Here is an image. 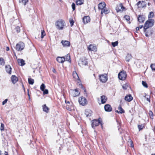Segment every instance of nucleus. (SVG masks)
I'll list each match as a JSON object with an SVG mask.
<instances>
[{"label":"nucleus","mask_w":155,"mask_h":155,"mask_svg":"<svg viewBox=\"0 0 155 155\" xmlns=\"http://www.w3.org/2000/svg\"><path fill=\"white\" fill-rule=\"evenodd\" d=\"M154 21L152 19H149L145 22L144 28L146 30L150 27H151L154 25Z\"/></svg>","instance_id":"f257e3e1"},{"label":"nucleus","mask_w":155,"mask_h":155,"mask_svg":"<svg viewBox=\"0 0 155 155\" xmlns=\"http://www.w3.org/2000/svg\"><path fill=\"white\" fill-rule=\"evenodd\" d=\"M65 22L62 19H59L55 23V25L57 28L59 30H62L64 26Z\"/></svg>","instance_id":"f03ea898"},{"label":"nucleus","mask_w":155,"mask_h":155,"mask_svg":"<svg viewBox=\"0 0 155 155\" xmlns=\"http://www.w3.org/2000/svg\"><path fill=\"white\" fill-rule=\"evenodd\" d=\"M25 47V44L22 42H20L16 45L15 48L18 51H21L23 50Z\"/></svg>","instance_id":"7ed1b4c3"},{"label":"nucleus","mask_w":155,"mask_h":155,"mask_svg":"<svg viewBox=\"0 0 155 155\" xmlns=\"http://www.w3.org/2000/svg\"><path fill=\"white\" fill-rule=\"evenodd\" d=\"M127 77V74L126 71H122L120 72L118 74V78L121 80H124Z\"/></svg>","instance_id":"20e7f679"},{"label":"nucleus","mask_w":155,"mask_h":155,"mask_svg":"<svg viewBox=\"0 0 155 155\" xmlns=\"http://www.w3.org/2000/svg\"><path fill=\"white\" fill-rule=\"evenodd\" d=\"M70 94L73 97H75L79 96L80 94V92L78 91L77 89H75L74 90H71L69 91Z\"/></svg>","instance_id":"39448f33"},{"label":"nucleus","mask_w":155,"mask_h":155,"mask_svg":"<svg viewBox=\"0 0 155 155\" xmlns=\"http://www.w3.org/2000/svg\"><path fill=\"white\" fill-rule=\"evenodd\" d=\"M87 64V59L85 57L82 58H80L78 62V64L80 66H81V64L83 65H86Z\"/></svg>","instance_id":"423d86ee"},{"label":"nucleus","mask_w":155,"mask_h":155,"mask_svg":"<svg viewBox=\"0 0 155 155\" xmlns=\"http://www.w3.org/2000/svg\"><path fill=\"white\" fill-rule=\"evenodd\" d=\"M78 101L79 104L82 106L86 105L87 103L86 99L83 97L79 98Z\"/></svg>","instance_id":"0eeeda50"},{"label":"nucleus","mask_w":155,"mask_h":155,"mask_svg":"<svg viewBox=\"0 0 155 155\" xmlns=\"http://www.w3.org/2000/svg\"><path fill=\"white\" fill-rule=\"evenodd\" d=\"M99 79L100 81L103 82L105 83L107 80V75L106 74H103L99 76Z\"/></svg>","instance_id":"6e6552de"},{"label":"nucleus","mask_w":155,"mask_h":155,"mask_svg":"<svg viewBox=\"0 0 155 155\" xmlns=\"http://www.w3.org/2000/svg\"><path fill=\"white\" fill-rule=\"evenodd\" d=\"M125 9V8L123 6L122 4L121 3L117 5L116 8V10L117 12H122Z\"/></svg>","instance_id":"1a4fd4ad"},{"label":"nucleus","mask_w":155,"mask_h":155,"mask_svg":"<svg viewBox=\"0 0 155 155\" xmlns=\"http://www.w3.org/2000/svg\"><path fill=\"white\" fill-rule=\"evenodd\" d=\"M100 123V122L96 120H94L92 121L91 124V126L92 128L98 126L99 124Z\"/></svg>","instance_id":"9d476101"},{"label":"nucleus","mask_w":155,"mask_h":155,"mask_svg":"<svg viewBox=\"0 0 155 155\" xmlns=\"http://www.w3.org/2000/svg\"><path fill=\"white\" fill-rule=\"evenodd\" d=\"M104 109L107 112H110L112 111V108L111 106L108 104H106L104 106Z\"/></svg>","instance_id":"9b49d317"},{"label":"nucleus","mask_w":155,"mask_h":155,"mask_svg":"<svg viewBox=\"0 0 155 155\" xmlns=\"http://www.w3.org/2000/svg\"><path fill=\"white\" fill-rule=\"evenodd\" d=\"M90 21V18L89 16L84 17L83 19V21L84 24H86L89 22Z\"/></svg>","instance_id":"f8f14e48"},{"label":"nucleus","mask_w":155,"mask_h":155,"mask_svg":"<svg viewBox=\"0 0 155 155\" xmlns=\"http://www.w3.org/2000/svg\"><path fill=\"white\" fill-rule=\"evenodd\" d=\"M87 48L89 51H94L96 50V46L91 44L89 45Z\"/></svg>","instance_id":"ddd939ff"},{"label":"nucleus","mask_w":155,"mask_h":155,"mask_svg":"<svg viewBox=\"0 0 155 155\" xmlns=\"http://www.w3.org/2000/svg\"><path fill=\"white\" fill-rule=\"evenodd\" d=\"M106 5L104 2L98 4V8L99 9H101L102 10L106 7Z\"/></svg>","instance_id":"4468645a"},{"label":"nucleus","mask_w":155,"mask_h":155,"mask_svg":"<svg viewBox=\"0 0 155 155\" xmlns=\"http://www.w3.org/2000/svg\"><path fill=\"white\" fill-rule=\"evenodd\" d=\"M133 99V97L130 94H129L126 96L124 98V99L126 101H130Z\"/></svg>","instance_id":"2eb2a0df"},{"label":"nucleus","mask_w":155,"mask_h":155,"mask_svg":"<svg viewBox=\"0 0 155 155\" xmlns=\"http://www.w3.org/2000/svg\"><path fill=\"white\" fill-rule=\"evenodd\" d=\"M61 43L64 47H68L70 45V42L67 41L62 40L61 41Z\"/></svg>","instance_id":"dca6fc26"},{"label":"nucleus","mask_w":155,"mask_h":155,"mask_svg":"<svg viewBox=\"0 0 155 155\" xmlns=\"http://www.w3.org/2000/svg\"><path fill=\"white\" fill-rule=\"evenodd\" d=\"M91 110L89 109H87L85 110V114L87 117H90L92 114Z\"/></svg>","instance_id":"f3484780"},{"label":"nucleus","mask_w":155,"mask_h":155,"mask_svg":"<svg viewBox=\"0 0 155 155\" xmlns=\"http://www.w3.org/2000/svg\"><path fill=\"white\" fill-rule=\"evenodd\" d=\"M57 60L59 63H62L65 60V58L64 57H58Z\"/></svg>","instance_id":"a211bd4d"},{"label":"nucleus","mask_w":155,"mask_h":155,"mask_svg":"<svg viewBox=\"0 0 155 155\" xmlns=\"http://www.w3.org/2000/svg\"><path fill=\"white\" fill-rule=\"evenodd\" d=\"M5 68L6 72L9 74H11L12 68L9 65H6L5 67Z\"/></svg>","instance_id":"6ab92c4d"},{"label":"nucleus","mask_w":155,"mask_h":155,"mask_svg":"<svg viewBox=\"0 0 155 155\" xmlns=\"http://www.w3.org/2000/svg\"><path fill=\"white\" fill-rule=\"evenodd\" d=\"M12 81L13 84H15L18 81L17 78L15 75H12L11 77Z\"/></svg>","instance_id":"aec40b11"},{"label":"nucleus","mask_w":155,"mask_h":155,"mask_svg":"<svg viewBox=\"0 0 155 155\" xmlns=\"http://www.w3.org/2000/svg\"><path fill=\"white\" fill-rule=\"evenodd\" d=\"M101 101L102 104L105 103L107 100V98L104 95H103L101 96Z\"/></svg>","instance_id":"412c9836"},{"label":"nucleus","mask_w":155,"mask_h":155,"mask_svg":"<svg viewBox=\"0 0 155 155\" xmlns=\"http://www.w3.org/2000/svg\"><path fill=\"white\" fill-rule=\"evenodd\" d=\"M109 10L106 7L101 10V14H102L103 13L105 14H108L109 12Z\"/></svg>","instance_id":"4be33fe9"},{"label":"nucleus","mask_w":155,"mask_h":155,"mask_svg":"<svg viewBox=\"0 0 155 155\" xmlns=\"http://www.w3.org/2000/svg\"><path fill=\"white\" fill-rule=\"evenodd\" d=\"M137 5L138 8H143L144 7V2H142L140 1L138 2L137 3Z\"/></svg>","instance_id":"5701e85b"},{"label":"nucleus","mask_w":155,"mask_h":155,"mask_svg":"<svg viewBox=\"0 0 155 155\" xmlns=\"http://www.w3.org/2000/svg\"><path fill=\"white\" fill-rule=\"evenodd\" d=\"M43 110L46 112V113H48L49 111V109L48 107H47L46 104H44L43 106Z\"/></svg>","instance_id":"b1692460"},{"label":"nucleus","mask_w":155,"mask_h":155,"mask_svg":"<svg viewBox=\"0 0 155 155\" xmlns=\"http://www.w3.org/2000/svg\"><path fill=\"white\" fill-rule=\"evenodd\" d=\"M18 61L19 65L21 66L24 65L25 64L24 61L22 59H18Z\"/></svg>","instance_id":"393cba45"},{"label":"nucleus","mask_w":155,"mask_h":155,"mask_svg":"<svg viewBox=\"0 0 155 155\" xmlns=\"http://www.w3.org/2000/svg\"><path fill=\"white\" fill-rule=\"evenodd\" d=\"M138 19L140 22H143L144 21V18L143 16L139 15Z\"/></svg>","instance_id":"a878e982"},{"label":"nucleus","mask_w":155,"mask_h":155,"mask_svg":"<svg viewBox=\"0 0 155 155\" xmlns=\"http://www.w3.org/2000/svg\"><path fill=\"white\" fill-rule=\"evenodd\" d=\"M84 0H76V3L77 5H81L83 3Z\"/></svg>","instance_id":"bb28decb"},{"label":"nucleus","mask_w":155,"mask_h":155,"mask_svg":"<svg viewBox=\"0 0 155 155\" xmlns=\"http://www.w3.org/2000/svg\"><path fill=\"white\" fill-rule=\"evenodd\" d=\"M72 74L74 78L77 80H78L79 79V77L75 71H74L73 73Z\"/></svg>","instance_id":"cd10ccee"},{"label":"nucleus","mask_w":155,"mask_h":155,"mask_svg":"<svg viewBox=\"0 0 155 155\" xmlns=\"http://www.w3.org/2000/svg\"><path fill=\"white\" fill-rule=\"evenodd\" d=\"M132 56L129 54H127L125 58L126 60L127 61H129L132 58Z\"/></svg>","instance_id":"c85d7f7f"},{"label":"nucleus","mask_w":155,"mask_h":155,"mask_svg":"<svg viewBox=\"0 0 155 155\" xmlns=\"http://www.w3.org/2000/svg\"><path fill=\"white\" fill-rule=\"evenodd\" d=\"M65 58V60L66 61H69V62H71V58L70 55L69 54H67Z\"/></svg>","instance_id":"c756f323"},{"label":"nucleus","mask_w":155,"mask_h":155,"mask_svg":"<svg viewBox=\"0 0 155 155\" xmlns=\"http://www.w3.org/2000/svg\"><path fill=\"white\" fill-rule=\"evenodd\" d=\"M118 110H119V112H120V113L122 114L124 113V111L123 109L122 108L121 105H119L118 107Z\"/></svg>","instance_id":"7c9ffc66"},{"label":"nucleus","mask_w":155,"mask_h":155,"mask_svg":"<svg viewBox=\"0 0 155 155\" xmlns=\"http://www.w3.org/2000/svg\"><path fill=\"white\" fill-rule=\"evenodd\" d=\"M5 62L3 58H0V64L1 65L3 66L5 65Z\"/></svg>","instance_id":"2f4dec72"},{"label":"nucleus","mask_w":155,"mask_h":155,"mask_svg":"<svg viewBox=\"0 0 155 155\" xmlns=\"http://www.w3.org/2000/svg\"><path fill=\"white\" fill-rule=\"evenodd\" d=\"M28 82L29 84H33L34 83V80L32 79L29 78H28Z\"/></svg>","instance_id":"473e14b6"},{"label":"nucleus","mask_w":155,"mask_h":155,"mask_svg":"<svg viewBox=\"0 0 155 155\" xmlns=\"http://www.w3.org/2000/svg\"><path fill=\"white\" fill-rule=\"evenodd\" d=\"M149 114L150 118L151 119H153V112L151 111H149Z\"/></svg>","instance_id":"72a5a7b5"},{"label":"nucleus","mask_w":155,"mask_h":155,"mask_svg":"<svg viewBox=\"0 0 155 155\" xmlns=\"http://www.w3.org/2000/svg\"><path fill=\"white\" fill-rule=\"evenodd\" d=\"M45 87V86L44 84H42L40 86V89L42 91H44Z\"/></svg>","instance_id":"f704fd0d"},{"label":"nucleus","mask_w":155,"mask_h":155,"mask_svg":"<svg viewBox=\"0 0 155 155\" xmlns=\"http://www.w3.org/2000/svg\"><path fill=\"white\" fill-rule=\"evenodd\" d=\"M111 44L114 47H115L118 44V42L117 41L115 42H112Z\"/></svg>","instance_id":"c9c22d12"},{"label":"nucleus","mask_w":155,"mask_h":155,"mask_svg":"<svg viewBox=\"0 0 155 155\" xmlns=\"http://www.w3.org/2000/svg\"><path fill=\"white\" fill-rule=\"evenodd\" d=\"M142 84L144 87L146 88H147L148 87L147 84L146 82L143 81H142Z\"/></svg>","instance_id":"e433bc0d"},{"label":"nucleus","mask_w":155,"mask_h":155,"mask_svg":"<svg viewBox=\"0 0 155 155\" xmlns=\"http://www.w3.org/2000/svg\"><path fill=\"white\" fill-rule=\"evenodd\" d=\"M21 2L24 5H26L28 1V0H21Z\"/></svg>","instance_id":"4c0bfd02"},{"label":"nucleus","mask_w":155,"mask_h":155,"mask_svg":"<svg viewBox=\"0 0 155 155\" xmlns=\"http://www.w3.org/2000/svg\"><path fill=\"white\" fill-rule=\"evenodd\" d=\"M45 35V33L44 30L41 31V38H43L44 37Z\"/></svg>","instance_id":"58836bf2"},{"label":"nucleus","mask_w":155,"mask_h":155,"mask_svg":"<svg viewBox=\"0 0 155 155\" xmlns=\"http://www.w3.org/2000/svg\"><path fill=\"white\" fill-rule=\"evenodd\" d=\"M150 67L152 70L155 71V64H151Z\"/></svg>","instance_id":"ea45409f"},{"label":"nucleus","mask_w":155,"mask_h":155,"mask_svg":"<svg viewBox=\"0 0 155 155\" xmlns=\"http://www.w3.org/2000/svg\"><path fill=\"white\" fill-rule=\"evenodd\" d=\"M153 13L152 12H150V14L148 15V18L149 19L150 18H152L153 17Z\"/></svg>","instance_id":"a19ab883"},{"label":"nucleus","mask_w":155,"mask_h":155,"mask_svg":"<svg viewBox=\"0 0 155 155\" xmlns=\"http://www.w3.org/2000/svg\"><path fill=\"white\" fill-rule=\"evenodd\" d=\"M143 126L142 125H138V127L139 130H140L143 128Z\"/></svg>","instance_id":"79ce46f5"},{"label":"nucleus","mask_w":155,"mask_h":155,"mask_svg":"<svg viewBox=\"0 0 155 155\" xmlns=\"http://www.w3.org/2000/svg\"><path fill=\"white\" fill-rule=\"evenodd\" d=\"M128 85L127 84H123L122 86V87L124 89H126Z\"/></svg>","instance_id":"37998d69"},{"label":"nucleus","mask_w":155,"mask_h":155,"mask_svg":"<svg viewBox=\"0 0 155 155\" xmlns=\"http://www.w3.org/2000/svg\"><path fill=\"white\" fill-rule=\"evenodd\" d=\"M16 31L17 33L19 32H20V27L19 26H17L15 28Z\"/></svg>","instance_id":"c03bdc74"},{"label":"nucleus","mask_w":155,"mask_h":155,"mask_svg":"<svg viewBox=\"0 0 155 155\" xmlns=\"http://www.w3.org/2000/svg\"><path fill=\"white\" fill-rule=\"evenodd\" d=\"M4 124L2 123H1V127H0V130L2 131L4 130Z\"/></svg>","instance_id":"a18cd8bd"},{"label":"nucleus","mask_w":155,"mask_h":155,"mask_svg":"<svg viewBox=\"0 0 155 155\" xmlns=\"http://www.w3.org/2000/svg\"><path fill=\"white\" fill-rule=\"evenodd\" d=\"M72 8L73 10V11H74L75 8V5L74 3H73L72 5Z\"/></svg>","instance_id":"49530a36"},{"label":"nucleus","mask_w":155,"mask_h":155,"mask_svg":"<svg viewBox=\"0 0 155 155\" xmlns=\"http://www.w3.org/2000/svg\"><path fill=\"white\" fill-rule=\"evenodd\" d=\"M124 18L127 21H129L130 19V17L128 15H125L124 16Z\"/></svg>","instance_id":"de8ad7c7"},{"label":"nucleus","mask_w":155,"mask_h":155,"mask_svg":"<svg viewBox=\"0 0 155 155\" xmlns=\"http://www.w3.org/2000/svg\"><path fill=\"white\" fill-rule=\"evenodd\" d=\"M43 91V94H47L48 93V91L47 89L44 90V91Z\"/></svg>","instance_id":"09e8293b"},{"label":"nucleus","mask_w":155,"mask_h":155,"mask_svg":"<svg viewBox=\"0 0 155 155\" xmlns=\"http://www.w3.org/2000/svg\"><path fill=\"white\" fill-rule=\"evenodd\" d=\"M7 99H5L3 102H2V105H4L8 101Z\"/></svg>","instance_id":"8fccbe9b"},{"label":"nucleus","mask_w":155,"mask_h":155,"mask_svg":"<svg viewBox=\"0 0 155 155\" xmlns=\"http://www.w3.org/2000/svg\"><path fill=\"white\" fill-rule=\"evenodd\" d=\"M70 23L71 24V26H72L73 25V24L74 23V21L73 20H70Z\"/></svg>","instance_id":"3c124183"},{"label":"nucleus","mask_w":155,"mask_h":155,"mask_svg":"<svg viewBox=\"0 0 155 155\" xmlns=\"http://www.w3.org/2000/svg\"><path fill=\"white\" fill-rule=\"evenodd\" d=\"M130 142H131L130 146L131 147H133V146H134V145H133V142H132V141L131 140L130 141Z\"/></svg>","instance_id":"603ef678"},{"label":"nucleus","mask_w":155,"mask_h":155,"mask_svg":"<svg viewBox=\"0 0 155 155\" xmlns=\"http://www.w3.org/2000/svg\"><path fill=\"white\" fill-rule=\"evenodd\" d=\"M66 108H67V109L68 110H72V109H71V108H69V107H68V106H67L66 107Z\"/></svg>","instance_id":"864d4df0"},{"label":"nucleus","mask_w":155,"mask_h":155,"mask_svg":"<svg viewBox=\"0 0 155 155\" xmlns=\"http://www.w3.org/2000/svg\"><path fill=\"white\" fill-rule=\"evenodd\" d=\"M6 50L7 51H8L9 50V48L8 47H6Z\"/></svg>","instance_id":"5fc2aeb1"},{"label":"nucleus","mask_w":155,"mask_h":155,"mask_svg":"<svg viewBox=\"0 0 155 155\" xmlns=\"http://www.w3.org/2000/svg\"><path fill=\"white\" fill-rule=\"evenodd\" d=\"M27 91H28V97H30V95L29 94V89H28L27 90Z\"/></svg>","instance_id":"6e6d98bb"},{"label":"nucleus","mask_w":155,"mask_h":155,"mask_svg":"<svg viewBox=\"0 0 155 155\" xmlns=\"http://www.w3.org/2000/svg\"><path fill=\"white\" fill-rule=\"evenodd\" d=\"M5 155H8V152L6 151H5Z\"/></svg>","instance_id":"4d7b16f0"},{"label":"nucleus","mask_w":155,"mask_h":155,"mask_svg":"<svg viewBox=\"0 0 155 155\" xmlns=\"http://www.w3.org/2000/svg\"><path fill=\"white\" fill-rule=\"evenodd\" d=\"M139 27H137L136 28V31H138L139 30Z\"/></svg>","instance_id":"13d9d810"},{"label":"nucleus","mask_w":155,"mask_h":155,"mask_svg":"<svg viewBox=\"0 0 155 155\" xmlns=\"http://www.w3.org/2000/svg\"><path fill=\"white\" fill-rule=\"evenodd\" d=\"M65 102L66 104H69L70 103V102L69 101H65Z\"/></svg>","instance_id":"bf43d9fd"},{"label":"nucleus","mask_w":155,"mask_h":155,"mask_svg":"<svg viewBox=\"0 0 155 155\" xmlns=\"http://www.w3.org/2000/svg\"><path fill=\"white\" fill-rule=\"evenodd\" d=\"M142 27H143V25H142L140 26L139 27L140 28H142Z\"/></svg>","instance_id":"052dcab7"},{"label":"nucleus","mask_w":155,"mask_h":155,"mask_svg":"<svg viewBox=\"0 0 155 155\" xmlns=\"http://www.w3.org/2000/svg\"><path fill=\"white\" fill-rule=\"evenodd\" d=\"M145 35H146V37H148V36H149L147 34H146H146H145Z\"/></svg>","instance_id":"680f3d73"},{"label":"nucleus","mask_w":155,"mask_h":155,"mask_svg":"<svg viewBox=\"0 0 155 155\" xmlns=\"http://www.w3.org/2000/svg\"><path fill=\"white\" fill-rule=\"evenodd\" d=\"M116 111V112H117V113H120V112H119V111H118V110H116V111Z\"/></svg>","instance_id":"e2e57ef3"},{"label":"nucleus","mask_w":155,"mask_h":155,"mask_svg":"<svg viewBox=\"0 0 155 155\" xmlns=\"http://www.w3.org/2000/svg\"><path fill=\"white\" fill-rule=\"evenodd\" d=\"M147 101H149V102L150 101V99H149V98H147Z\"/></svg>","instance_id":"0e129e2a"},{"label":"nucleus","mask_w":155,"mask_h":155,"mask_svg":"<svg viewBox=\"0 0 155 155\" xmlns=\"http://www.w3.org/2000/svg\"><path fill=\"white\" fill-rule=\"evenodd\" d=\"M80 87H82V85H80Z\"/></svg>","instance_id":"69168bd1"},{"label":"nucleus","mask_w":155,"mask_h":155,"mask_svg":"<svg viewBox=\"0 0 155 155\" xmlns=\"http://www.w3.org/2000/svg\"><path fill=\"white\" fill-rule=\"evenodd\" d=\"M0 155H1V151L0 150Z\"/></svg>","instance_id":"338daca9"},{"label":"nucleus","mask_w":155,"mask_h":155,"mask_svg":"<svg viewBox=\"0 0 155 155\" xmlns=\"http://www.w3.org/2000/svg\"><path fill=\"white\" fill-rule=\"evenodd\" d=\"M54 71H55V70H53V72H54Z\"/></svg>","instance_id":"774afa93"}]
</instances>
